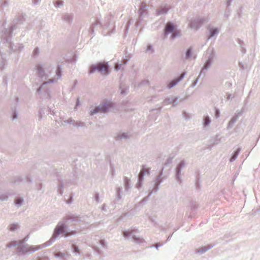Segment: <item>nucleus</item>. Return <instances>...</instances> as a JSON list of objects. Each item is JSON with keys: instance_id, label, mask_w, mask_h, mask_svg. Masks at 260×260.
<instances>
[{"instance_id": "nucleus-13", "label": "nucleus", "mask_w": 260, "mask_h": 260, "mask_svg": "<svg viewBox=\"0 0 260 260\" xmlns=\"http://www.w3.org/2000/svg\"><path fill=\"white\" fill-rule=\"evenodd\" d=\"M181 172L180 170H178L175 168V179L177 182L179 184L181 185L182 183V179L181 177Z\"/></svg>"}, {"instance_id": "nucleus-24", "label": "nucleus", "mask_w": 260, "mask_h": 260, "mask_svg": "<svg viewBox=\"0 0 260 260\" xmlns=\"http://www.w3.org/2000/svg\"><path fill=\"white\" fill-rule=\"evenodd\" d=\"M143 181H144V179H143L142 178H141L140 176H138L137 182V183L136 184V185H135L136 187L137 188H138V189H141L142 188V187L143 186Z\"/></svg>"}, {"instance_id": "nucleus-33", "label": "nucleus", "mask_w": 260, "mask_h": 260, "mask_svg": "<svg viewBox=\"0 0 260 260\" xmlns=\"http://www.w3.org/2000/svg\"><path fill=\"white\" fill-rule=\"evenodd\" d=\"M19 244H20V242H18L17 241H14L11 243L8 244L7 247L8 248H12L17 246H19Z\"/></svg>"}, {"instance_id": "nucleus-51", "label": "nucleus", "mask_w": 260, "mask_h": 260, "mask_svg": "<svg viewBox=\"0 0 260 260\" xmlns=\"http://www.w3.org/2000/svg\"><path fill=\"white\" fill-rule=\"evenodd\" d=\"M215 118H219L220 117V115H219V114L215 115Z\"/></svg>"}, {"instance_id": "nucleus-11", "label": "nucleus", "mask_w": 260, "mask_h": 260, "mask_svg": "<svg viewBox=\"0 0 260 260\" xmlns=\"http://www.w3.org/2000/svg\"><path fill=\"white\" fill-rule=\"evenodd\" d=\"M194 187L198 192L200 191L201 189V179L199 173H196L195 177Z\"/></svg>"}, {"instance_id": "nucleus-17", "label": "nucleus", "mask_w": 260, "mask_h": 260, "mask_svg": "<svg viewBox=\"0 0 260 260\" xmlns=\"http://www.w3.org/2000/svg\"><path fill=\"white\" fill-rule=\"evenodd\" d=\"M130 136L127 133H118L115 137V139L116 141L121 140L122 139H129Z\"/></svg>"}, {"instance_id": "nucleus-50", "label": "nucleus", "mask_w": 260, "mask_h": 260, "mask_svg": "<svg viewBox=\"0 0 260 260\" xmlns=\"http://www.w3.org/2000/svg\"><path fill=\"white\" fill-rule=\"evenodd\" d=\"M115 69L116 70H118V64H115Z\"/></svg>"}, {"instance_id": "nucleus-47", "label": "nucleus", "mask_w": 260, "mask_h": 260, "mask_svg": "<svg viewBox=\"0 0 260 260\" xmlns=\"http://www.w3.org/2000/svg\"><path fill=\"white\" fill-rule=\"evenodd\" d=\"M190 49H188L186 53V58L189 57V56H190Z\"/></svg>"}, {"instance_id": "nucleus-53", "label": "nucleus", "mask_w": 260, "mask_h": 260, "mask_svg": "<svg viewBox=\"0 0 260 260\" xmlns=\"http://www.w3.org/2000/svg\"><path fill=\"white\" fill-rule=\"evenodd\" d=\"M139 252V251H135V252H136V253H137V252Z\"/></svg>"}, {"instance_id": "nucleus-31", "label": "nucleus", "mask_w": 260, "mask_h": 260, "mask_svg": "<svg viewBox=\"0 0 260 260\" xmlns=\"http://www.w3.org/2000/svg\"><path fill=\"white\" fill-rule=\"evenodd\" d=\"M174 158V156H169L165 161L164 164L162 165V166H169L172 163V160ZM165 168V167H164Z\"/></svg>"}, {"instance_id": "nucleus-15", "label": "nucleus", "mask_w": 260, "mask_h": 260, "mask_svg": "<svg viewBox=\"0 0 260 260\" xmlns=\"http://www.w3.org/2000/svg\"><path fill=\"white\" fill-rule=\"evenodd\" d=\"M67 123H71L73 122V125L75 127H83L85 125V122L80 121H74L72 118L68 119L65 121Z\"/></svg>"}, {"instance_id": "nucleus-54", "label": "nucleus", "mask_w": 260, "mask_h": 260, "mask_svg": "<svg viewBox=\"0 0 260 260\" xmlns=\"http://www.w3.org/2000/svg\"><path fill=\"white\" fill-rule=\"evenodd\" d=\"M44 192V190H43L42 191V193H43Z\"/></svg>"}, {"instance_id": "nucleus-4", "label": "nucleus", "mask_w": 260, "mask_h": 260, "mask_svg": "<svg viewBox=\"0 0 260 260\" xmlns=\"http://www.w3.org/2000/svg\"><path fill=\"white\" fill-rule=\"evenodd\" d=\"M23 180L27 183H31L32 179L29 175H26L24 178H23L21 176H14L11 177L9 181L10 183L13 184L20 183Z\"/></svg>"}, {"instance_id": "nucleus-30", "label": "nucleus", "mask_w": 260, "mask_h": 260, "mask_svg": "<svg viewBox=\"0 0 260 260\" xmlns=\"http://www.w3.org/2000/svg\"><path fill=\"white\" fill-rule=\"evenodd\" d=\"M151 195H150L149 193L148 194L143 198L139 203H138V206H140L141 205L145 204L147 201L149 199Z\"/></svg>"}, {"instance_id": "nucleus-19", "label": "nucleus", "mask_w": 260, "mask_h": 260, "mask_svg": "<svg viewBox=\"0 0 260 260\" xmlns=\"http://www.w3.org/2000/svg\"><path fill=\"white\" fill-rule=\"evenodd\" d=\"M57 238L55 237L53 234L51 238L46 242L44 243L42 245V248L48 247L51 245Z\"/></svg>"}, {"instance_id": "nucleus-6", "label": "nucleus", "mask_w": 260, "mask_h": 260, "mask_svg": "<svg viewBox=\"0 0 260 260\" xmlns=\"http://www.w3.org/2000/svg\"><path fill=\"white\" fill-rule=\"evenodd\" d=\"M139 231L138 229L136 227L129 229L127 230H124L122 232V236L125 239H128L129 238L132 239L133 236L136 233H139Z\"/></svg>"}, {"instance_id": "nucleus-9", "label": "nucleus", "mask_w": 260, "mask_h": 260, "mask_svg": "<svg viewBox=\"0 0 260 260\" xmlns=\"http://www.w3.org/2000/svg\"><path fill=\"white\" fill-rule=\"evenodd\" d=\"M214 246V244L212 243L208 244L206 245L203 246L201 247L196 250V253H200V254H203L205 253L206 251L211 249Z\"/></svg>"}, {"instance_id": "nucleus-49", "label": "nucleus", "mask_w": 260, "mask_h": 260, "mask_svg": "<svg viewBox=\"0 0 260 260\" xmlns=\"http://www.w3.org/2000/svg\"><path fill=\"white\" fill-rule=\"evenodd\" d=\"M39 115V120H41L43 118V115Z\"/></svg>"}, {"instance_id": "nucleus-39", "label": "nucleus", "mask_w": 260, "mask_h": 260, "mask_svg": "<svg viewBox=\"0 0 260 260\" xmlns=\"http://www.w3.org/2000/svg\"><path fill=\"white\" fill-rule=\"evenodd\" d=\"M165 244V243L162 242L159 244H158L157 245H152L150 246V247H154L156 249H158V248L162 246L164 244Z\"/></svg>"}, {"instance_id": "nucleus-52", "label": "nucleus", "mask_w": 260, "mask_h": 260, "mask_svg": "<svg viewBox=\"0 0 260 260\" xmlns=\"http://www.w3.org/2000/svg\"><path fill=\"white\" fill-rule=\"evenodd\" d=\"M249 153H248V154H245V155L246 156V157L248 156Z\"/></svg>"}, {"instance_id": "nucleus-1", "label": "nucleus", "mask_w": 260, "mask_h": 260, "mask_svg": "<svg viewBox=\"0 0 260 260\" xmlns=\"http://www.w3.org/2000/svg\"><path fill=\"white\" fill-rule=\"evenodd\" d=\"M81 219L79 215L69 214L66 215L57 223L52 234L57 238L59 237L68 238L76 236L79 230L76 227L75 223L80 222Z\"/></svg>"}, {"instance_id": "nucleus-35", "label": "nucleus", "mask_w": 260, "mask_h": 260, "mask_svg": "<svg viewBox=\"0 0 260 260\" xmlns=\"http://www.w3.org/2000/svg\"><path fill=\"white\" fill-rule=\"evenodd\" d=\"M110 174L114 176L115 175V169L113 164H110Z\"/></svg>"}, {"instance_id": "nucleus-34", "label": "nucleus", "mask_w": 260, "mask_h": 260, "mask_svg": "<svg viewBox=\"0 0 260 260\" xmlns=\"http://www.w3.org/2000/svg\"><path fill=\"white\" fill-rule=\"evenodd\" d=\"M220 140L218 139V137H215L211 141V144L212 146H214L218 143H219Z\"/></svg>"}, {"instance_id": "nucleus-12", "label": "nucleus", "mask_w": 260, "mask_h": 260, "mask_svg": "<svg viewBox=\"0 0 260 260\" xmlns=\"http://www.w3.org/2000/svg\"><path fill=\"white\" fill-rule=\"evenodd\" d=\"M241 150V148L239 146H238L237 148H236L234 150V151L232 153L231 156L230 158V162H233L236 159V158H237L239 153H240Z\"/></svg>"}, {"instance_id": "nucleus-45", "label": "nucleus", "mask_w": 260, "mask_h": 260, "mask_svg": "<svg viewBox=\"0 0 260 260\" xmlns=\"http://www.w3.org/2000/svg\"><path fill=\"white\" fill-rule=\"evenodd\" d=\"M229 237H230V235H225L223 236V240H225V241L228 242L229 241V240H227L226 238H229Z\"/></svg>"}, {"instance_id": "nucleus-46", "label": "nucleus", "mask_w": 260, "mask_h": 260, "mask_svg": "<svg viewBox=\"0 0 260 260\" xmlns=\"http://www.w3.org/2000/svg\"><path fill=\"white\" fill-rule=\"evenodd\" d=\"M28 238H29V236L28 235L26 236V237H24L23 242H21V243H25V242L28 239Z\"/></svg>"}, {"instance_id": "nucleus-8", "label": "nucleus", "mask_w": 260, "mask_h": 260, "mask_svg": "<svg viewBox=\"0 0 260 260\" xmlns=\"http://www.w3.org/2000/svg\"><path fill=\"white\" fill-rule=\"evenodd\" d=\"M151 173V168L148 167L146 165H143L141 166V170L138 176L144 179L145 176H149Z\"/></svg>"}, {"instance_id": "nucleus-3", "label": "nucleus", "mask_w": 260, "mask_h": 260, "mask_svg": "<svg viewBox=\"0 0 260 260\" xmlns=\"http://www.w3.org/2000/svg\"><path fill=\"white\" fill-rule=\"evenodd\" d=\"M40 249L41 247L39 245H29L26 243H20V244L16 249V253L19 256H24L27 254L35 252Z\"/></svg>"}, {"instance_id": "nucleus-7", "label": "nucleus", "mask_w": 260, "mask_h": 260, "mask_svg": "<svg viewBox=\"0 0 260 260\" xmlns=\"http://www.w3.org/2000/svg\"><path fill=\"white\" fill-rule=\"evenodd\" d=\"M56 179L58 181L57 184V193L59 196H62L64 188V183L63 180L61 179V176L59 175H56Z\"/></svg>"}, {"instance_id": "nucleus-26", "label": "nucleus", "mask_w": 260, "mask_h": 260, "mask_svg": "<svg viewBox=\"0 0 260 260\" xmlns=\"http://www.w3.org/2000/svg\"><path fill=\"white\" fill-rule=\"evenodd\" d=\"M71 249L73 253H75L76 255H80V253L78 252L79 250V246L76 243L72 244Z\"/></svg>"}, {"instance_id": "nucleus-21", "label": "nucleus", "mask_w": 260, "mask_h": 260, "mask_svg": "<svg viewBox=\"0 0 260 260\" xmlns=\"http://www.w3.org/2000/svg\"><path fill=\"white\" fill-rule=\"evenodd\" d=\"M123 181L125 190L127 191L131 188V180L127 177H124L123 178Z\"/></svg>"}, {"instance_id": "nucleus-32", "label": "nucleus", "mask_w": 260, "mask_h": 260, "mask_svg": "<svg viewBox=\"0 0 260 260\" xmlns=\"http://www.w3.org/2000/svg\"><path fill=\"white\" fill-rule=\"evenodd\" d=\"M107 112H108V111L107 110V108L104 106H101L97 109H95L94 111V113H105Z\"/></svg>"}, {"instance_id": "nucleus-22", "label": "nucleus", "mask_w": 260, "mask_h": 260, "mask_svg": "<svg viewBox=\"0 0 260 260\" xmlns=\"http://www.w3.org/2000/svg\"><path fill=\"white\" fill-rule=\"evenodd\" d=\"M24 202V199L22 197H16L14 201V203L15 205L17 207H21Z\"/></svg>"}, {"instance_id": "nucleus-48", "label": "nucleus", "mask_w": 260, "mask_h": 260, "mask_svg": "<svg viewBox=\"0 0 260 260\" xmlns=\"http://www.w3.org/2000/svg\"><path fill=\"white\" fill-rule=\"evenodd\" d=\"M172 234H171L167 238L166 241L164 242L165 243H166V242H167L168 241L170 240V239H171V238L172 237Z\"/></svg>"}, {"instance_id": "nucleus-29", "label": "nucleus", "mask_w": 260, "mask_h": 260, "mask_svg": "<svg viewBox=\"0 0 260 260\" xmlns=\"http://www.w3.org/2000/svg\"><path fill=\"white\" fill-rule=\"evenodd\" d=\"M186 161L184 159L181 160L177 165L176 169L182 170L183 167H185Z\"/></svg>"}, {"instance_id": "nucleus-18", "label": "nucleus", "mask_w": 260, "mask_h": 260, "mask_svg": "<svg viewBox=\"0 0 260 260\" xmlns=\"http://www.w3.org/2000/svg\"><path fill=\"white\" fill-rule=\"evenodd\" d=\"M240 115H235L234 116H233L230 120L229 121L228 126H227V129H231L234 125L236 121L237 120L238 118H239V116Z\"/></svg>"}, {"instance_id": "nucleus-23", "label": "nucleus", "mask_w": 260, "mask_h": 260, "mask_svg": "<svg viewBox=\"0 0 260 260\" xmlns=\"http://www.w3.org/2000/svg\"><path fill=\"white\" fill-rule=\"evenodd\" d=\"M184 76V74H182L181 76L175 80H172L168 85V87L169 88H171L173 87L174 85H175L179 81H180Z\"/></svg>"}, {"instance_id": "nucleus-27", "label": "nucleus", "mask_w": 260, "mask_h": 260, "mask_svg": "<svg viewBox=\"0 0 260 260\" xmlns=\"http://www.w3.org/2000/svg\"><path fill=\"white\" fill-rule=\"evenodd\" d=\"M11 194V192L0 194V201H7L9 196Z\"/></svg>"}, {"instance_id": "nucleus-20", "label": "nucleus", "mask_w": 260, "mask_h": 260, "mask_svg": "<svg viewBox=\"0 0 260 260\" xmlns=\"http://www.w3.org/2000/svg\"><path fill=\"white\" fill-rule=\"evenodd\" d=\"M211 122V119L209 115H204L203 118V125L204 127L209 126Z\"/></svg>"}, {"instance_id": "nucleus-37", "label": "nucleus", "mask_w": 260, "mask_h": 260, "mask_svg": "<svg viewBox=\"0 0 260 260\" xmlns=\"http://www.w3.org/2000/svg\"><path fill=\"white\" fill-rule=\"evenodd\" d=\"M93 197H94V200H95V201L96 203H99L100 202V198L99 193H98V192L94 193Z\"/></svg>"}, {"instance_id": "nucleus-44", "label": "nucleus", "mask_w": 260, "mask_h": 260, "mask_svg": "<svg viewBox=\"0 0 260 260\" xmlns=\"http://www.w3.org/2000/svg\"><path fill=\"white\" fill-rule=\"evenodd\" d=\"M191 115H185V114H183V117L185 118V119L187 120V119H189L191 118V117L190 116Z\"/></svg>"}, {"instance_id": "nucleus-28", "label": "nucleus", "mask_w": 260, "mask_h": 260, "mask_svg": "<svg viewBox=\"0 0 260 260\" xmlns=\"http://www.w3.org/2000/svg\"><path fill=\"white\" fill-rule=\"evenodd\" d=\"M189 207L190 209L192 211L196 210L198 208L197 203L192 201L190 202Z\"/></svg>"}, {"instance_id": "nucleus-36", "label": "nucleus", "mask_w": 260, "mask_h": 260, "mask_svg": "<svg viewBox=\"0 0 260 260\" xmlns=\"http://www.w3.org/2000/svg\"><path fill=\"white\" fill-rule=\"evenodd\" d=\"M54 256L56 258H59L62 259V258L65 257L66 254H65V253H62V252H59V253L54 254Z\"/></svg>"}, {"instance_id": "nucleus-38", "label": "nucleus", "mask_w": 260, "mask_h": 260, "mask_svg": "<svg viewBox=\"0 0 260 260\" xmlns=\"http://www.w3.org/2000/svg\"><path fill=\"white\" fill-rule=\"evenodd\" d=\"M36 189L38 191H41L43 188V184L41 182L37 183L36 184Z\"/></svg>"}, {"instance_id": "nucleus-10", "label": "nucleus", "mask_w": 260, "mask_h": 260, "mask_svg": "<svg viewBox=\"0 0 260 260\" xmlns=\"http://www.w3.org/2000/svg\"><path fill=\"white\" fill-rule=\"evenodd\" d=\"M123 194L122 188L121 187H117L116 188V197L114 200V204L118 203L122 199Z\"/></svg>"}, {"instance_id": "nucleus-40", "label": "nucleus", "mask_w": 260, "mask_h": 260, "mask_svg": "<svg viewBox=\"0 0 260 260\" xmlns=\"http://www.w3.org/2000/svg\"><path fill=\"white\" fill-rule=\"evenodd\" d=\"M70 197H71V199H68L67 201H66V203L67 204H71L73 201V195H70Z\"/></svg>"}, {"instance_id": "nucleus-42", "label": "nucleus", "mask_w": 260, "mask_h": 260, "mask_svg": "<svg viewBox=\"0 0 260 260\" xmlns=\"http://www.w3.org/2000/svg\"><path fill=\"white\" fill-rule=\"evenodd\" d=\"M101 209L102 211H107V205L105 203L102 205Z\"/></svg>"}, {"instance_id": "nucleus-43", "label": "nucleus", "mask_w": 260, "mask_h": 260, "mask_svg": "<svg viewBox=\"0 0 260 260\" xmlns=\"http://www.w3.org/2000/svg\"><path fill=\"white\" fill-rule=\"evenodd\" d=\"M11 115V119L12 120H14L17 119L18 117V115Z\"/></svg>"}, {"instance_id": "nucleus-25", "label": "nucleus", "mask_w": 260, "mask_h": 260, "mask_svg": "<svg viewBox=\"0 0 260 260\" xmlns=\"http://www.w3.org/2000/svg\"><path fill=\"white\" fill-rule=\"evenodd\" d=\"M19 228V225L18 223H13L9 225V230L11 232H15Z\"/></svg>"}, {"instance_id": "nucleus-41", "label": "nucleus", "mask_w": 260, "mask_h": 260, "mask_svg": "<svg viewBox=\"0 0 260 260\" xmlns=\"http://www.w3.org/2000/svg\"><path fill=\"white\" fill-rule=\"evenodd\" d=\"M211 37L213 36L215 34L218 32V30L216 29H211Z\"/></svg>"}, {"instance_id": "nucleus-16", "label": "nucleus", "mask_w": 260, "mask_h": 260, "mask_svg": "<svg viewBox=\"0 0 260 260\" xmlns=\"http://www.w3.org/2000/svg\"><path fill=\"white\" fill-rule=\"evenodd\" d=\"M132 240L134 242L139 244H142L146 243L145 239L142 237L137 236L135 234L133 236Z\"/></svg>"}, {"instance_id": "nucleus-14", "label": "nucleus", "mask_w": 260, "mask_h": 260, "mask_svg": "<svg viewBox=\"0 0 260 260\" xmlns=\"http://www.w3.org/2000/svg\"><path fill=\"white\" fill-rule=\"evenodd\" d=\"M170 32L172 33L173 38H174L177 35L176 31L174 30V26L171 23H168L166 27V33L168 34Z\"/></svg>"}, {"instance_id": "nucleus-2", "label": "nucleus", "mask_w": 260, "mask_h": 260, "mask_svg": "<svg viewBox=\"0 0 260 260\" xmlns=\"http://www.w3.org/2000/svg\"><path fill=\"white\" fill-rule=\"evenodd\" d=\"M164 170V167L162 166L159 171L157 176L152 181V187H150L148 190L150 195L152 196L153 193H156L158 190L160 184L167 178L166 176H163Z\"/></svg>"}, {"instance_id": "nucleus-5", "label": "nucleus", "mask_w": 260, "mask_h": 260, "mask_svg": "<svg viewBox=\"0 0 260 260\" xmlns=\"http://www.w3.org/2000/svg\"><path fill=\"white\" fill-rule=\"evenodd\" d=\"M96 70L103 75H106L108 73V68L107 64L105 63H100L96 66L91 68L90 73H93Z\"/></svg>"}]
</instances>
